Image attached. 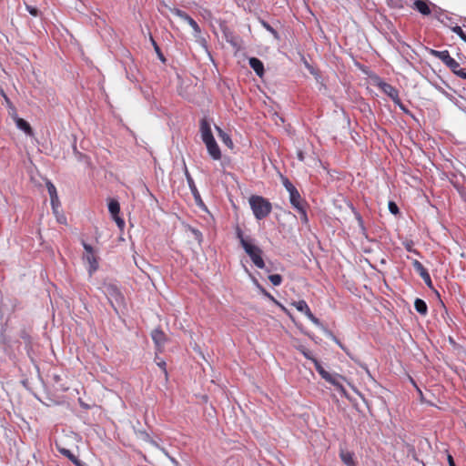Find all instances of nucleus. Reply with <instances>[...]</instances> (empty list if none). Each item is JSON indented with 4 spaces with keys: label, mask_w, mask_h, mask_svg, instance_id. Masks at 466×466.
I'll use <instances>...</instances> for the list:
<instances>
[{
    "label": "nucleus",
    "mask_w": 466,
    "mask_h": 466,
    "mask_svg": "<svg viewBox=\"0 0 466 466\" xmlns=\"http://www.w3.org/2000/svg\"><path fill=\"white\" fill-rule=\"evenodd\" d=\"M236 237L248 256L250 258L254 265L258 268H265V262L262 258V249L253 244L250 237H245L239 226L236 227Z\"/></svg>",
    "instance_id": "obj_1"
},
{
    "label": "nucleus",
    "mask_w": 466,
    "mask_h": 466,
    "mask_svg": "<svg viewBox=\"0 0 466 466\" xmlns=\"http://www.w3.org/2000/svg\"><path fill=\"white\" fill-rule=\"evenodd\" d=\"M102 291L117 314L119 309L126 308L125 297L116 284L105 282L102 286Z\"/></svg>",
    "instance_id": "obj_2"
},
{
    "label": "nucleus",
    "mask_w": 466,
    "mask_h": 466,
    "mask_svg": "<svg viewBox=\"0 0 466 466\" xmlns=\"http://www.w3.org/2000/svg\"><path fill=\"white\" fill-rule=\"evenodd\" d=\"M253 215L258 220L266 218L272 210L271 203L261 196L253 195L248 199Z\"/></svg>",
    "instance_id": "obj_3"
},
{
    "label": "nucleus",
    "mask_w": 466,
    "mask_h": 466,
    "mask_svg": "<svg viewBox=\"0 0 466 466\" xmlns=\"http://www.w3.org/2000/svg\"><path fill=\"white\" fill-rule=\"evenodd\" d=\"M82 246L85 249V253L82 256V259L85 263L88 265L87 267V272L89 278H92L94 273L98 269L99 263H98V258L96 255L94 248L87 244L85 241H82Z\"/></svg>",
    "instance_id": "obj_4"
},
{
    "label": "nucleus",
    "mask_w": 466,
    "mask_h": 466,
    "mask_svg": "<svg viewBox=\"0 0 466 466\" xmlns=\"http://www.w3.org/2000/svg\"><path fill=\"white\" fill-rule=\"evenodd\" d=\"M315 369L323 380H325L327 382L332 384L340 392H342V393L346 392L345 388L343 387V385L341 383V380H344V378L342 376H340L339 374H330L322 367V365L319 361H315Z\"/></svg>",
    "instance_id": "obj_5"
},
{
    "label": "nucleus",
    "mask_w": 466,
    "mask_h": 466,
    "mask_svg": "<svg viewBox=\"0 0 466 466\" xmlns=\"http://www.w3.org/2000/svg\"><path fill=\"white\" fill-rule=\"evenodd\" d=\"M375 85L388 96L391 98L393 102L398 100L400 98L399 91L397 88H395L390 84L386 83L380 77H376L375 79Z\"/></svg>",
    "instance_id": "obj_6"
},
{
    "label": "nucleus",
    "mask_w": 466,
    "mask_h": 466,
    "mask_svg": "<svg viewBox=\"0 0 466 466\" xmlns=\"http://www.w3.org/2000/svg\"><path fill=\"white\" fill-rule=\"evenodd\" d=\"M429 53L440 59L447 67L450 66V65H453V60L454 58H452L451 56H450V53L448 50H442V51H439V50H435V49H430Z\"/></svg>",
    "instance_id": "obj_7"
},
{
    "label": "nucleus",
    "mask_w": 466,
    "mask_h": 466,
    "mask_svg": "<svg viewBox=\"0 0 466 466\" xmlns=\"http://www.w3.org/2000/svg\"><path fill=\"white\" fill-rule=\"evenodd\" d=\"M204 144L206 145L208 155L212 159L219 160L221 158V151L215 138L206 141Z\"/></svg>",
    "instance_id": "obj_8"
},
{
    "label": "nucleus",
    "mask_w": 466,
    "mask_h": 466,
    "mask_svg": "<svg viewBox=\"0 0 466 466\" xmlns=\"http://www.w3.org/2000/svg\"><path fill=\"white\" fill-rule=\"evenodd\" d=\"M200 134L203 142L214 139L210 124L206 118L200 120Z\"/></svg>",
    "instance_id": "obj_9"
},
{
    "label": "nucleus",
    "mask_w": 466,
    "mask_h": 466,
    "mask_svg": "<svg viewBox=\"0 0 466 466\" xmlns=\"http://www.w3.org/2000/svg\"><path fill=\"white\" fill-rule=\"evenodd\" d=\"M56 449L62 455L66 457L76 466H86L85 462L80 461L78 457L76 456L70 450L60 447L58 444H56Z\"/></svg>",
    "instance_id": "obj_10"
},
{
    "label": "nucleus",
    "mask_w": 466,
    "mask_h": 466,
    "mask_svg": "<svg viewBox=\"0 0 466 466\" xmlns=\"http://www.w3.org/2000/svg\"><path fill=\"white\" fill-rule=\"evenodd\" d=\"M151 337L157 350H160L167 340L166 334L160 329H155L151 333Z\"/></svg>",
    "instance_id": "obj_11"
},
{
    "label": "nucleus",
    "mask_w": 466,
    "mask_h": 466,
    "mask_svg": "<svg viewBox=\"0 0 466 466\" xmlns=\"http://www.w3.org/2000/svg\"><path fill=\"white\" fill-rule=\"evenodd\" d=\"M430 4L427 0H416L413 8L423 15H429L431 13Z\"/></svg>",
    "instance_id": "obj_12"
},
{
    "label": "nucleus",
    "mask_w": 466,
    "mask_h": 466,
    "mask_svg": "<svg viewBox=\"0 0 466 466\" xmlns=\"http://www.w3.org/2000/svg\"><path fill=\"white\" fill-rule=\"evenodd\" d=\"M15 123L18 129L25 132L27 136H33V129L27 121L18 116H15Z\"/></svg>",
    "instance_id": "obj_13"
},
{
    "label": "nucleus",
    "mask_w": 466,
    "mask_h": 466,
    "mask_svg": "<svg viewBox=\"0 0 466 466\" xmlns=\"http://www.w3.org/2000/svg\"><path fill=\"white\" fill-rule=\"evenodd\" d=\"M249 66L255 71L257 76L262 77L264 75V65L262 61L257 57H250L248 60Z\"/></svg>",
    "instance_id": "obj_14"
},
{
    "label": "nucleus",
    "mask_w": 466,
    "mask_h": 466,
    "mask_svg": "<svg viewBox=\"0 0 466 466\" xmlns=\"http://www.w3.org/2000/svg\"><path fill=\"white\" fill-rule=\"evenodd\" d=\"M289 202L294 208H299L300 206L307 205V202L301 198L298 190L289 194Z\"/></svg>",
    "instance_id": "obj_15"
},
{
    "label": "nucleus",
    "mask_w": 466,
    "mask_h": 466,
    "mask_svg": "<svg viewBox=\"0 0 466 466\" xmlns=\"http://www.w3.org/2000/svg\"><path fill=\"white\" fill-rule=\"evenodd\" d=\"M339 458L342 461V462L346 465L354 466V464H355L354 453L351 451L340 449Z\"/></svg>",
    "instance_id": "obj_16"
},
{
    "label": "nucleus",
    "mask_w": 466,
    "mask_h": 466,
    "mask_svg": "<svg viewBox=\"0 0 466 466\" xmlns=\"http://www.w3.org/2000/svg\"><path fill=\"white\" fill-rule=\"evenodd\" d=\"M185 176L187 178V185H188L194 198H196V200H198V199L201 200L199 192L196 187L194 179L192 178V177L190 176V174L187 168L185 169Z\"/></svg>",
    "instance_id": "obj_17"
},
{
    "label": "nucleus",
    "mask_w": 466,
    "mask_h": 466,
    "mask_svg": "<svg viewBox=\"0 0 466 466\" xmlns=\"http://www.w3.org/2000/svg\"><path fill=\"white\" fill-rule=\"evenodd\" d=\"M291 305L293 307H295L298 311L305 314V316H307L308 314H309L311 312L309 305L307 304V302L304 299H301L299 301H293L291 303Z\"/></svg>",
    "instance_id": "obj_18"
},
{
    "label": "nucleus",
    "mask_w": 466,
    "mask_h": 466,
    "mask_svg": "<svg viewBox=\"0 0 466 466\" xmlns=\"http://www.w3.org/2000/svg\"><path fill=\"white\" fill-rule=\"evenodd\" d=\"M453 65H450L449 68L451 72L457 76L466 80V71L465 69L461 68L460 64L454 59Z\"/></svg>",
    "instance_id": "obj_19"
},
{
    "label": "nucleus",
    "mask_w": 466,
    "mask_h": 466,
    "mask_svg": "<svg viewBox=\"0 0 466 466\" xmlns=\"http://www.w3.org/2000/svg\"><path fill=\"white\" fill-rule=\"evenodd\" d=\"M255 284L257 285V287L260 289V291L262 292V294L267 297L268 299H270L271 301H273L275 304H277L278 306H279L282 310H284L286 313H288V310L287 309L281 305L270 293H268L264 288H262L258 282L255 279L254 280Z\"/></svg>",
    "instance_id": "obj_20"
},
{
    "label": "nucleus",
    "mask_w": 466,
    "mask_h": 466,
    "mask_svg": "<svg viewBox=\"0 0 466 466\" xmlns=\"http://www.w3.org/2000/svg\"><path fill=\"white\" fill-rule=\"evenodd\" d=\"M414 307L417 312L421 315H426L428 312V307L426 302L421 299H416L414 301Z\"/></svg>",
    "instance_id": "obj_21"
},
{
    "label": "nucleus",
    "mask_w": 466,
    "mask_h": 466,
    "mask_svg": "<svg viewBox=\"0 0 466 466\" xmlns=\"http://www.w3.org/2000/svg\"><path fill=\"white\" fill-rule=\"evenodd\" d=\"M216 129L218 131V137L222 140V142L227 145L228 147H232L233 142L230 138V136L224 132L220 127H216Z\"/></svg>",
    "instance_id": "obj_22"
},
{
    "label": "nucleus",
    "mask_w": 466,
    "mask_h": 466,
    "mask_svg": "<svg viewBox=\"0 0 466 466\" xmlns=\"http://www.w3.org/2000/svg\"><path fill=\"white\" fill-rule=\"evenodd\" d=\"M108 211L112 217L119 215L120 205L116 199H110L108 203Z\"/></svg>",
    "instance_id": "obj_23"
},
{
    "label": "nucleus",
    "mask_w": 466,
    "mask_h": 466,
    "mask_svg": "<svg viewBox=\"0 0 466 466\" xmlns=\"http://www.w3.org/2000/svg\"><path fill=\"white\" fill-rule=\"evenodd\" d=\"M412 266L415 271L420 276V278L426 276L429 273L424 266L417 259L412 261Z\"/></svg>",
    "instance_id": "obj_24"
},
{
    "label": "nucleus",
    "mask_w": 466,
    "mask_h": 466,
    "mask_svg": "<svg viewBox=\"0 0 466 466\" xmlns=\"http://www.w3.org/2000/svg\"><path fill=\"white\" fill-rule=\"evenodd\" d=\"M306 207H307V205H303V206L299 207V208H295L299 214L300 221L305 225H307L309 223V218H308Z\"/></svg>",
    "instance_id": "obj_25"
},
{
    "label": "nucleus",
    "mask_w": 466,
    "mask_h": 466,
    "mask_svg": "<svg viewBox=\"0 0 466 466\" xmlns=\"http://www.w3.org/2000/svg\"><path fill=\"white\" fill-rule=\"evenodd\" d=\"M260 24L268 32H269L273 35V37L276 40H279L280 39L279 34L268 22H266L264 20H261Z\"/></svg>",
    "instance_id": "obj_26"
},
{
    "label": "nucleus",
    "mask_w": 466,
    "mask_h": 466,
    "mask_svg": "<svg viewBox=\"0 0 466 466\" xmlns=\"http://www.w3.org/2000/svg\"><path fill=\"white\" fill-rule=\"evenodd\" d=\"M299 351L308 360H311L315 365V361H319L313 355L312 352L306 349L304 346L298 347Z\"/></svg>",
    "instance_id": "obj_27"
},
{
    "label": "nucleus",
    "mask_w": 466,
    "mask_h": 466,
    "mask_svg": "<svg viewBox=\"0 0 466 466\" xmlns=\"http://www.w3.org/2000/svg\"><path fill=\"white\" fill-rule=\"evenodd\" d=\"M150 42L154 47V50L157 56V57L159 58V60L163 63L166 62V58L160 49V47L158 46L157 43L155 41V39L152 37V35L150 36Z\"/></svg>",
    "instance_id": "obj_28"
},
{
    "label": "nucleus",
    "mask_w": 466,
    "mask_h": 466,
    "mask_svg": "<svg viewBox=\"0 0 466 466\" xmlns=\"http://www.w3.org/2000/svg\"><path fill=\"white\" fill-rule=\"evenodd\" d=\"M281 182L283 187L289 192V194L293 193V191L298 190L295 186L289 181V179L286 177L281 176Z\"/></svg>",
    "instance_id": "obj_29"
},
{
    "label": "nucleus",
    "mask_w": 466,
    "mask_h": 466,
    "mask_svg": "<svg viewBox=\"0 0 466 466\" xmlns=\"http://www.w3.org/2000/svg\"><path fill=\"white\" fill-rule=\"evenodd\" d=\"M171 13L179 17L180 19L186 21L187 23L191 19L192 17L188 15L186 12H184L181 9L178 8H173L171 9Z\"/></svg>",
    "instance_id": "obj_30"
},
{
    "label": "nucleus",
    "mask_w": 466,
    "mask_h": 466,
    "mask_svg": "<svg viewBox=\"0 0 466 466\" xmlns=\"http://www.w3.org/2000/svg\"><path fill=\"white\" fill-rule=\"evenodd\" d=\"M187 24L191 26V28L193 29V32H194V36L195 37H198L200 33H201V29L198 25V24L193 19H189V21L187 22Z\"/></svg>",
    "instance_id": "obj_31"
},
{
    "label": "nucleus",
    "mask_w": 466,
    "mask_h": 466,
    "mask_svg": "<svg viewBox=\"0 0 466 466\" xmlns=\"http://www.w3.org/2000/svg\"><path fill=\"white\" fill-rule=\"evenodd\" d=\"M189 230H190L193 238H195V240H197L198 244H201L203 241L202 233L195 228H189Z\"/></svg>",
    "instance_id": "obj_32"
},
{
    "label": "nucleus",
    "mask_w": 466,
    "mask_h": 466,
    "mask_svg": "<svg viewBox=\"0 0 466 466\" xmlns=\"http://www.w3.org/2000/svg\"><path fill=\"white\" fill-rule=\"evenodd\" d=\"M268 279L273 286H279L282 283V277L279 274L269 275Z\"/></svg>",
    "instance_id": "obj_33"
},
{
    "label": "nucleus",
    "mask_w": 466,
    "mask_h": 466,
    "mask_svg": "<svg viewBox=\"0 0 466 466\" xmlns=\"http://www.w3.org/2000/svg\"><path fill=\"white\" fill-rule=\"evenodd\" d=\"M46 187L48 194L50 196V198H56V196L57 195L56 188L55 185L51 181L46 182Z\"/></svg>",
    "instance_id": "obj_34"
},
{
    "label": "nucleus",
    "mask_w": 466,
    "mask_h": 466,
    "mask_svg": "<svg viewBox=\"0 0 466 466\" xmlns=\"http://www.w3.org/2000/svg\"><path fill=\"white\" fill-rule=\"evenodd\" d=\"M452 32L455 33L460 38L466 43V34L461 26L455 25L451 28Z\"/></svg>",
    "instance_id": "obj_35"
},
{
    "label": "nucleus",
    "mask_w": 466,
    "mask_h": 466,
    "mask_svg": "<svg viewBox=\"0 0 466 466\" xmlns=\"http://www.w3.org/2000/svg\"><path fill=\"white\" fill-rule=\"evenodd\" d=\"M315 326L320 328L321 329L324 328V325L321 323V321L313 315L312 312H310L309 314H308L306 316Z\"/></svg>",
    "instance_id": "obj_36"
},
{
    "label": "nucleus",
    "mask_w": 466,
    "mask_h": 466,
    "mask_svg": "<svg viewBox=\"0 0 466 466\" xmlns=\"http://www.w3.org/2000/svg\"><path fill=\"white\" fill-rule=\"evenodd\" d=\"M403 246L408 252H413L415 254H419V252L413 248L414 242L412 240L403 241Z\"/></svg>",
    "instance_id": "obj_37"
},
{
    "label": "nucleus",
    "mask_w": 466,
    "mask_h": 466,
    "mask_svg": "<svg viewBox=\"0 0 466 466\" xmlns=\"http://www.w3.org/2000/svg\"><path fill=\"white\" fill-rule=\"evenodd\" d=\"M332 340L339 346V348L350 358L353 360V357L351 356L349 350L340 342V340L335 336L333 337Z\"/></svg>",
    "instance_id": "obj_38"
},
{
    "label": "nucleus",
    "mask_w": 466,
    "mask_h": 466,
    "mask_svg": "<svg viewBox=\"0 0 466 466\" xmlns=\"http://www.w3.org/2000/svg\"><path fill=\"white\" fill-rule=\"evenodd\" d=\"M332 340L339 346V348L350 358L353 360V357L351 356L349 350L340 342V340L335 336L333 337Z\"/></svg>",
    "instance_id": "obj_39"
},
{
    "label": "nucleus",
    "mask_w": 466,
    "mask_h": 466,
    "mask_svg": "<svg viewBox=\"0 0 466 466\" xmlns=\"http://www.w3.org/2000/svg\"><path fill=\"white\" fill-rule=\"evenodd\" d=\"M332 340L339 346V348L350 358L353 360V357L351 356L349 350L340 342V340L335 336L333 337Z\"/></svg>",
    "instance_id": "obj_40"
},
{
    "label": "nucleus",
    "mask_w": 466,
    "mask_h": 466,
    "mask_svg": "<svg viewBox=\"0 0 466 466\" xmlns=\"http://www.w3.org/2000/svg\"><path fill=\"white\" fill-rule=\"evenodd\" d=\"M332 340L339 346V348L350 358L353 360V357L351 356L349 350L340 342V340L335 336L333 337Z\"/></svg>",
    "instance_id": "obj_41"
},
{
    "label": "nucleus",
    "mask_w": 466,
    "mask_h": 466,
    "mask_svg": "<svg viewBox=\"0 0 466 466\" xmlns=\"http://www.w3.org/2000/svg\"><path fill=\"white\" fill-rule=\"evenodd\" d=\"M394 104H395L396 106H399V108H400L403 113L408 114V115H410V110H409V109H408V108L403 105V103L401 102L400 98H399L398 100H396V101L394 102Z\"/></svg>",
    "instance_id": "obj_42"
},
{
    "label": "nucleus",
    "mask_w": 466,
    "mask_h": 466,
    "mask_svg": "<svg viewBox=\"0 0 466 466\" xmlns=\"http://www.w3.org/2000/svg\"><path fill=\"white\" fill-rule=\"evenodd\" d=\"M389 210L393 215H397L399 213V208L397 204L393 201L389 202Z\"/></svg>",
    "instance_id": "obj_43"
},
{
    "label": "nucleus",
    "mask_w": 466,
    "mask_h": 466,
    "mask_svg": "<svg viewBox=\"0 0 466 466\" xmlns=\"http://www.w3.org/2000/svg\"><path fill=\"white\" fill-rule=\"evenodd\" d=\"M25 9L28 11V13L33 16H37L39 15V11L36 7L25 5Z\"/></svg>",
    "instance_id": "obj_44"
},
{
    "label": "nucleus",
    "mask_w": 466,
    "mask_h": 466,
    "mask_svg": "<svg viewBox=\"0 0 466 466\" xmlns=\"http://www.w3.org/2000/svg\"><path fill=\"white\" fill-rule=\"evenodd\" d=\"M112 218L116 221L117 227L122 229L125 227V221L123 218L116 215V217H112Z\"/></svg>",
    "instance_id": "obj_45"
},
{
    "label": "nucleus",
    "mask_w": 466,
    "mask_h": 466,
    "mask_svg": "<svg viewBox=\"0 0 466 466\" xmlns=\"http://www.w3.org/2000/svg\"><path fill=\"white\" fill-rule=\"evenodd\" d=\"M51 200V205H52V208L54 210V212H56V209L57 208L59 207L60 205V202H59V199H58V196L56 195V198H50Z\"/></svg>",
    "instance_id": "obj_46"
},
{
    "label": "nucleus",
    "mask_w": 466,
    "mask_h": 466,
    "mask_svg": "<svg viewBox=\"0 0 466 466\" xmlns=\"http://www.w3.org/2000/svg\"><path fill=\"white\" fill-rule=\"evenodd\" d=\"M421 279H423L428 288L433 289V284L429 273L426 276L422 277Z\"/></svg>",
    "instance_id": "obj_47"
},
{
    "label": "nucleus",
    "mask_w": 466,
    "mask_h": 466,
    "mask_svg": "<svg viewBox=\"0 0 466 466\" xmlns=\"http://www.w3.org/2000/svg\"><path fill=\"white\" fill-rule=\"evenodd\" d=\"M21 338L26 342V343H30L31 342V338L30 336L25 332V331H22L21 332Z\"/></svg>",
    "instance_id": "obj_48"
},
{
    "label": "nucleus",
    "mask_w": 466,
    "mask_h": 466,
    "mask_svg": "<svg viewBox=\"0 0 466 466\" xmlns=\"http://www.w3.org/2000/svg\"><path fill=\"white\" fill-rule=\"evenodd\" d=\"M157 366L163 370L165 376H167V368H166V362L164 360H161V361L157 362Z\"/></svg>",
    "instance_id": "obj_49"
},
{
    "label": "nucleus",
    "mask_w": 466,
    "mask_h": 466,
    "mask_svg": "<svg viewBox=\"0 0 466 466\" xmlns=\"http://www.w3.org/2000/svg\"><path fill=\"white\" fill-rule=\"evenodd\" d=\"M197 41L205 48H207V41L204 37H201L200 35L198 37H196Z\"/></svg>",
    "instance_id": "obj_50"
},
{
    "label": "nucleus",
    "mask_w": 466,
    "mask_h": 466,
    "mask_svg": "<svg viewBox=\"0 0 466 466\" xmlns=\"http://www.w3.org/2000/svg\"><path fill=\"white\" fill-rule=\"evenodd\" d=\"M9 108H10L9 115L11 116L13 120L15 121V116H17L16 110H15V108L13 106H10Z\"/></svg>",
    "instance_id": "obj_51"
},
{
    "label": "nucleus",
    "mask_w": 466,
    "mask_h": 466,
    "mask_svg": "<svg viewBox=\"0 0 466 466\" xmlns=\"http://www.w3.org/2000/svg\"><path fill=\"white\" fill-rule=\"evenodd\" d=\"M447 461H448L449 466H456L453 457L451 454H448Z\"/></svg>",
    "instance_id": "obj_52"
},
{
    "label": "nucleus",
    "mask_w": 466,
    "mask_h": 466,
    "mask_svg": "<svg viewBox=\"0 0 466 466\" xmlns=\"http://www.w3.org/2000/svg\"><path fill=\"white\" fill-rule=\"evenodd\" d=\"M322 330L324 331V333L329 337L331 339H333V337H335V335L330 331L328 329H326L325 327L322 329Z\"/></svg>",
    "instance_id": "obj_53"
},
{
    "label": "nucleus",
    "mask_w": 466,
    "mask_h": 466,
    "mask_svg": "<svg viewBox=\"0 0 466 466\" xmlns=\"http://www.w3.org/2000/svg\"><path fill=\"white\" fill-rule=\"evenodd\" d=\"M322 330L324 331V333L329 337L331 339H333V337H335V335L330 331L328 329H326L325 327L322 329Z\"/></svg>",
    "instance_id": "obj_54"
},
{
    "label": "nucleus",
    "mask_w": 466,
    "mask_h": 466,
    "mask_svg": "<svg viewBox=\"0 0 466 466\" xmlns=\"http://www.w3.org/2000/svg\"><path fill=\"white\" fill-rule=\"evenodd\" d=\"M356 218H357V219L359 220V222H360V224H362V218H361V216H360L359 213H356Z\"/></svg>",
    "instance_id": "obj_55"
},
{
    "label": "nucleus",
    "mask_w": 466,
    "mask_h": 466,
    "mask_svg": "<svg viewBox=\"0 0 466 466\" xmlns=\"http://www.w3.org/2000/svg\"><path fill=\"white\" fill-rule=\"evenodd\" d=\"M299 160H303V154L301 152L299 153Z\"/></svg>",
    "instance_id": "obj_56"
},
{
    "label": "nucleus",
    "mask_w": 466,
    "mask_h": 466,
    "mask_svg": "<svg viewBox=\"0 0 466 466\" xmlns=\"http://www.w3.org/2000/svg\"><path fill=\"white\" fill-rule=\"evenodd\" d=\"M57 220H58V222L62 223V222H63V220H66V218H57Z\"/></svg>",
    "instance_id": "obj_57"
}]
</instances>
